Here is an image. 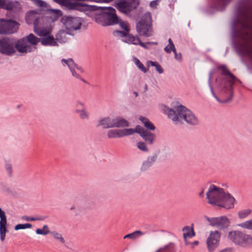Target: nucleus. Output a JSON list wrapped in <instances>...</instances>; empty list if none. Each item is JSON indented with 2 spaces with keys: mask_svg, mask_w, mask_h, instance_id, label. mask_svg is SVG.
<instances>
[{
  "mask_svg": "<svg viewBox=\"0 0 252 252\" xmlns=\"http://www.w3.org/2000/svg\"><path fill=\"white\" fill-rule=\"evenodd\" d=\"M227 238L235 245L244 248L252 247V236L239 230H231L228 233Z\"/></svg>",
  "mask_w": 252,
  "mask_h": 252,
  "instance_id": "6e6552de",
  "label": "nucleus"
},
{
  "mask_svg": "<svg viewBox=\"0 0 252 252\" xmlns=\"http://www.w3.org/2000/svg\"><path fill=\"white\" fill-rule=\"evenodd\" d=\"M15 43L9 37H3L0 39V53L11 56L16 52Z\"/></svg>",
  "mask_w": 252,
  "mask_h": 252,
  "instance_id": "ddd939ff",
  "label": "nucleus"
},
{
  "mask_svg": "<svg viewBox=\"0 0 252 252\" xmlns=\"http://www.w3.org/2000/svg\"><path fill=\"white\" fill-rule=\"evenodd\" d=\"M23 219L27 221H34L33 217L24 216Z\"/></svg>",
  "mask_w": 252,
  "mask_h": 252,
  "instance_id": "13d9d810",
  "label": "nucleus"
},
{
  "mask_svg": "<svg viewBox=\"0 0 252 252\" xmlns=\"http://www.w3.org/2000/svg\"><path fill=\"white\" fill-rule=\"evenodd\" d=\"M133 233H134V235L136 237L138 235H143L144 234V233L140 230L135 231L134 232H133Z\"/></svg>",
  "mask_w": 252,
  "mask_h": 252,
  "instance_id": "4d7b16f0",
  "label": "nucleus"
},
{
  "mask_svg": "<svg viewBox=\"0 0 252 252\" xmlns=\"http://www.w3.org/2000/svg\"><path fill=\"white\" fill-rule=\"evenodd\" d=\"M177 58H175V59L177 60H179V61H181L182 60V54L181 53H179V55H178L177 54Z\"/></svg>",
  "mask_w": 252,
  "mask_h": 252,
  "instance_id": "052dcab7",
  "label": "nucleus"
},
{
  "mask_svg": "<svg viewBox=\"0 0 252 252\" xmlns=\"http://www.w3.org/2000/svg\"><path fill=\"white\" fill-rule=\"evenodd\" d=\"M92 16L96 23L103 27L114 26L119 22L120 17L116 10L112 7H101Z\"/></svg>",
  "mask_w": 252,
  "mask_h": 252,
  "instance_id": "423d86ee",
  "label": "nucleus"
},
{
  "mask_svg": "<svg viewBox=\"0 0 252 252\" xmlns=\"http://www.w3.org/2000/svg\"><path fill=\"white\" fill-rule=\"evenodd\" d=\"M147 90H148V86H147V84H145L144 86V93L146 92L147 91Z\"/></svg>",
  "mask_w": 252,
  "mask_h": 252,
  "instance_id": "338daca9",
  "label": "nucleus"
},
{
  "mask_svg": "<svg viewBox=\"0 0 252 252\" xmlns=\"http://www.w3.org/2000/svg\"><path fill=\"white\" fill-rule=\"evenodd\" d=\"M252 213V210L247 209L239 211L238 213V215L240 219H243L248 217Z\"/></svg>",
  "mask_w": 252,
  "mask_h": 252,
  "instance_id": "72a5a7b5",
  "label": "nucleus"
},
{
  "mask_svg": "<svg viewBox=\"0 0 252 252\" xmlns=\"http://www.w3.org/2000/svg\"><path fill=\"white\" fill-rule=\"evenodd\" d=\"M238 225L244 229L252 230V219L241 223Z\"/></svg>",
  "mask_w": 252,
  "mask_h": 252,
  "instance_id": "f704fd0d",
  "label": "nucleus"
},
{
  "mask_svg": "<svg viewBox=\"0 0 252 252\" xmlns=\"http://www.w3.org/2000/svg\"><path fill=\"white\" fill-rule=\"evenodd\" d=\"M216 69L218 72L215 80L216 86L221 94L226 97L222 102L227 103L231 100L233 97L234 84L237 82L241 84L242 82L230 72L225 64L218 65Z\"/></svg>",
  "mask_w": 252,
  "mask_h": 252,
  "instance_id": "f03ea898",
  "label": "nucleus"
},
{
  "mask_svg": "<svg viewBox=\"0 0 252 252\" xmlns=\"http://www.w3.org/2000/svg\"><path fill=\"white\" fill-rule=\"evenodd\" d=\"M50 18L48 16H39L34 19L33 21V26H39L41 28H45L50 24Z\"/></svg>",
  "mask_w": 252,
  "mask_h": 252,
  "instance_id": "6ab92c4d",
  "label": "nucleus"
},
{
  "mask_svg": "<svg viewBox=\"0 0 252 252\" xmlns=\"http://www.w3.org/2000/svg\"><path fill=\"white\" fill-rule=\"evenodd\" d=\"M0 221H5L6 220V216L5 212L0 207Z\"/></svg>",
  "mask_w": 252,
  "mask_h": 252,
  "instance_id": "de8ad7c7",
  "label": "nucleus"
},
{
  "mask_svg": "<svg viewBox=\"0 0 252 252\" xmlns=\"http://www.w3.org/2000/svg\"><path fill=\"white\" fill-rule=\"evenodd\" d=\"M205 219L209 222L210 225L217 227L221 230H224L230 226L229 219L224 216L213 218L205 217Z\"/></svg>",
  "mask_w": 252,
  "mask_h": 252,
  "instance_id": "4468645a",
  "label": "nucleus"
},
{
  "mask_svg": "<svg viewBox=\"0 0 252 252\" xmlns=\"http://www.w3.org/2000/svg\"><path fill=\"white\" fill-rule=\"evenodd\" d=\"M184 232L183 237L185 240L186 245H189L190 243L188 242L187 241V238H191L195 235V232L194 231L193 228L192 227H190L189 226H186L183 228L182 229Z\"/></svg>",
  "mask_w": 252,
  "mask_h": 252,
  "instance_id": "393cba45",
  "label": "nucleus"
},
{
  "mask_svg": "<svg viewBox=\"0 0 252 252\" xmlns=\"http://www.w3.org/2000/svg\"><path fill=\"white\" fill-rule=\"evenodd\" d=\"M134 39L135 41L133 42L135 43V44H133L134 45H139L146 49H149V48L146 45V44H148L147 43L142 42L139 37L135 36Z\"/></svg>",
  "mask_w": 252,
  "mask_h": 252,
  "instance_id": "c03bdc74",
  "label": "nucleus"
},
{
  "mask_svg": "<svg viewBox=\"0 0 252 252\" xmlns=\"http://www.w3.org/2000/svg\"><path fill=\"white\" fill-rule=\"evenodd\" d=\"M148 63L149 64H150L152 66H155L156 67V70L159 74H161L163 72V69L162 68L161 65L157 62L150 61L148 62Z\"/></svg>",
  "mask_w": 252,
  "mask_h": 252,
  "instance_id": "e433bc0d",
  "label": "nucleus"
},
{
  "mask_svg": "<svg viewBox=\"0 0 252 252\" xmlns=\"http://www.w3.org/2000/svg\"><path fill=\"white\" fill-rule=\"evenodd\" d=\"M199 244V242L198 241H194L192 244L193 245H198Z\"/></svg>",
  "mask_w": 252,
  "mask_h": 252,
  "instance_id": "69168bd1",
  "label": "nucleus"
},
{
  "mask_svg": "<svg viewBox=\"0 0 252 252\" xmlns=\"http://www.w3.org/2000/svg\"><path fill=\"white\" fill-rule=\"evenodd\" d=\"M208 203L226 209L234 208L235 199L229 193H226L222 188L211 185L206 193Z\"/></svg>",
  "mask_w": 252,
  "mask_h": 252,
  "instance_id": "7ed1b4c3",
  "label": "nucleus"
},
{
  "mask_svg": "<svg viewBox=\"0 0 252 252\" xmlns=\"http://www.w3.org/2000/svg\"><path fill=\"white\" fill-rule=\"evenodd\" d=\"M19 25L13 20L0 19V34L9 35L14 33L18 30Z\"/></svg>",
  "mask_w": 252,
  "mask_h": 252,
  "instance_id": "9b49d317",
  "label": "nucleus"
},
{
  "mask_svg": "<svg viewBox=\"0 0 252 252\" xmlns=\"http://www.w3.org/2000/svg\"><path fill=\"white\" fill-rule=\"evenodd\" d=\"M164 50L167 53H170L171 51H173V52H174V53L175 54V58H177V52H176V49H175V50H174L173 48L171 47V46H169V45H168L164 48Z\"/></svg>",
  "mask_w": 252,
  "mask_h": 252,
  "instance_id": "49530a36",
  "label": "nucleus"
},
{
  "mask_svg": "<svg viewBox=\"0 0 252 252\" xmlns=\"http://www.w3.org/2000/svg\"><path fill=\"white\" fill-rule=\"evenodd\" d=\"M112 121L113 118L110 117L102 118L98 121V126H101L103 129L113 128Z\"/></svg>",
  "mask_w": 252,
  "mask_h": 252,
  "instance_id": "b1692460",
  "label": "nucleus"
},
{
  "mask_svg": "<svg viewBox=\"0 0 252 252\" xmlns=\"http://www.w3.org/2000/svg\"><path fill=\"white\" fill-rule=\"evenodd\" d=\"M82 111V106H81V109H76L75 110V112L76 113H80L81 112V111Z\"/></svg>",
  "mask_w": 252,
  "mask_h": 252,
  "instance_id": "680f3d73",
  "label": "nucleus"
},
{
  "mask_svg": "<svg viewBox=\"0 0 252 252\" xmlns=\"http://www.w3.org/2000/svg\"><path fill=\"white\" fill-rule=\"evenodd\" d=\"M40 38L37 37L33 33L18 40L15 43V48L18 52L27 54L34 51L36 46L40 42Z\"/></svg>",
  "mask_w": 252,
  "mask_h": 252,
  "instance_id": "0eeeda50",
  "label": "nucleus"
},
{
  "mask_svg": "<svg viewBox=\"0 0 252 252\" xmlns=\"http://www.w3.org/2000/svg\"><path fill=\"white\" fill-rule=\"evenodd\" d=\"M32 227V225L31 223H25V224H18L14 227L15 230H18L19 229H24L26 228H30Z\"/></svg>",
  "mask_w": 252,
  "mask_h": 252,
  "instance_id": "79ce46f5",
  "label": "nucleus"
},
{
  "mask_svg": "<svg viewBox=\"0 0 252 252\" xmlns=\"http://www.w3.org/2000/svg\"><path fill=\"white\" fill-rule=\"evenodd\" d=\"M168 116L176 124H183L184 122L190 126H196L199 124L198 120L194 113L182 105L170 109Z\"/></svg>",
  "mask_w": 252,
  "mask_h": 252,
  "instance_id": "39448f33",
  "label": "nucleus"
},
{
  "mask_svg": "<svg viewBox=\"0 0 252 252\" xmlns=\"http://www.w3.org/2000/svg\"><path fill=\"white\" fill-rule=\"evenodd\" d=\"M40 42L41 44L44 46H55L58 45V43L52 35L49 34L46 36H43L40 38Z\"/></svg>",
  "mask_w": 252,
  "mask_h": 252,
  "instance_id": "5701e85b",
  "label": "nucleus"
},
{
  "mask_svg": "<svg viewBox=\"0 0 252 252\" xmlns=\"http://www.w3.org/2000/svg\"><path fill=\"white\" fill-rule=\"evenodd\" d=\"M169 46H171L172 48H173L174 50H175V47L174 44L172 40V39L170 38L168 39Z\"/></svg>",
  "mask_w": 252,
  "mask_h": 252,
  "instance_id": "5fc2aeb1",
  "label": "nucleus"
},
{
  "mask_svg": "<svg viewBox=\"0 0 252 252\" xmlns=\"http://www.w3.org/2000/svg\"><path fill=\"white\" fill-rule=\"evenodd\" d=\"M20 3L18 1L9 0H0V8L7 10L16 11L19 8Z\"/></svg>",
  "mask_w": 252,
  "mask_h": 252,
  "instance_id": "f3484780",
  "label": "nucleus"
},
{
  "mask_svg": "<svg viewBox=\"0 0 252 252\" xmlns=\"http://www.w3.org/2000/svg\"><path fill=\"white\" fill-rule=\"evenodd\" d=\"M139 120L144 124V126L148 129L154 130L156 128L154 125L146 117L140 116Z\"/></svg>",
  "mask_w": 252,
  "mask_h": 252,
  "instance_id": "7c9ffc66",
  "label": "nucleus"
},
{
  "mask_svg": "<svg viewBox=\"0 0 252 252\" xmlns=\"http://www.w3.org/2000/svg\"><path fill=\"white\" fill-rule=\"evenodd\" d=\"M220 252H232V249L231 248H226L220 250Z\"/></svg>",
  "mask_w": 252,
  "mask_h": 252,
  "instance_id": "bf43d9fd",
  "label": "nucleus"
},
{
  "mask_svg": "<svg viewBox=\"0 0 252 252\" xmlns=\"http://www.w3.org/2000/svg\"><path fill=\"white\" fill-rule=\"evenodd\" d=\"M113 34L114 36L120 38H124V39H122V41L126 43L135 44L133 42L135 41L134 38L135 36L129 33V32H126L125 30H115L113 32Z\"/></svg>",
  "mask_w": 252,
  "mask_h": 252,
  "instance_id": "dca6fc26",
  "label": "nucleus"
},
{
  "mask_svg": "<svg viewBox=\"0 0 252 252\" xmlns=\"http://www.w3.org/2000/svg\"><path fill=\"white\" fill-rule=\"evenodd\" d=\"M61 22L68 32L79 30L82 25L80 18L66 15L63 16Z\"/></svg>",
  "mask_w": 252,
  "mask_h": 252,
  "instance_id": "f8f14e48",
  "label": "nucleus"
},
{
  "mask_svg": "<svg viewBox=\"0 0 252 252\" xmlns=\"http://www.w3.org/2000/svg\"><path fill=\"white\" fill-rule=\"evenodd\" d=\"M56 3L68 10H75L80 12H84L86 15L92 16L98 10L101 8V6L89 5L83 2L76 1H87L96 3H108L113 0H53Z\"/></svg>",
  "mask_w": 252,
  "mask_h": 252,
  "instance_id": "20e7f679",
  "label": "nucleus"
},
{
  "mask_svg": "<svg viewBox=\"0 0 252 252\" xmlns=\"http://www.w3.org/2000/svg\"><path fill=\"white\" fill-rule=\"evenodd\" d=\"M147 43L148 44H151V45H158L157 42H147Z\"/></svg>",
  "mask_w": 252,
  "mask_h": 252,
  "instance_id": "e2e57ef3",
  "label": "nucleus"
},
{
  "mask_svg": "<svg viewBox=\"0 0 252 252\" xmlns=\"http://www.w3.org/2000/svg\"><path fill=\"white\" fill-rule=\"evenodd\" d=\"M62 63H63V65H64V64H65L68 66L72 73V75L74 77L77 78H80V76L76 72L75 70L74 69V66L76 65V63L74 62L72 59L70 58L67 60L63 59L62 60Z\"/></svg>",
  "mask_w": 252,
  "mask_h": 252,
  "instance_id": "4be33fe9",
  "label": "nucleus"
},
{
  "mask_svg": "<svg viewBox=\"0 0 252 252\" xmlns=\"http://www.w3.org/2000/svg\"><path fill=\"white\" fill-rule=\"evenodd\" d=\"M50 232V230H49L48 226L47 225H44L43 226V228L42 229L37 228L36 230V234H39V235H45L49 233Z\"/></svg>",
  "mask_w": 252,
  "mask_h": 252,
  "instance_id": "58836bf2",
  "label": "nucleus"
},
{
  "mask_svg": "<svg viewBox=\"0 0 252 252\" xmlns=\"http://www.w3.org/2000/svg\"><path fill=\"white\" fill-rule=\"evenodd\" d=\"M79 79H80L82 81H83V82L86 83L87 82L85 80H84V79L81 78V77L80 76V78H79Z\"/></svg>",
  "mask_w": 252,
  "mask_h": 252,
  "instance_id": "774afa93",
  "label": "nucleus"
},
{
  "mask_svg": "<svg viewBox=\"0 0 252 252\" xmlns=\"http://www.w3.org/2000/svg\"><path fill=\"white\" fill-rule=\"evenodd\" d=\"M204 194V189H202V190L199 192V195L200 196H203Z\"/></svg>",
  "mask_w": 252,
  "mask_h": 252,
  "instance_id": "0e129e2a",
  "label": "nucleus"
},
{
  "mask_svg": "<svg viewBox=\"0 0 252 252\" xmlns=\"http://www.w3.org/2000/svg\"><path fill=\"white\" fill-rule=\"evenodd\" d=\"M6 224L7 220L0 221V239L2 242L5 240V234L8 231Z\"/></svg>",
  "mask_w": 252,
  "mask_h": 252,
  "instance_id": "bb28decb",
  "label": "nucleus"
},
{
  "mask_svg": "<svg viewBox=\"0 0 252 252\" xmlns=\"http://www.w3.org/2000/svg\"><path fill=\"white\" fill-rule=\"evenodd\" d=\"M152 20L150 13L144 14L137 23L136 29L140 35L149 37L152 35Z\"/></svg>",
  "mask_w": 252,
  "mask_h": 252,
  "instance_id": "1a4fd4ad",
  "label": "nucleus"
},
{
  "mask_svg": "<svg viewBox=\"0 0 252 252\" xmlns=\"http://www.w3.org/2000/svg\"><path fill=\"white\" fill-rule=\"evenodd\" d=\"M139 134L147 142V143L150 145H152L153 144L156 137V135L154 133L145 129L141 126Z\"/></svg>",
  "mask_w": 252,
  "mask_h": 252,
  "instance_id": "a211bd4d",
  "label": "nucleus"
},
{
  "mask_svg": "<svg viewBox=\"0 0 252 252\" xmlns=\"http://www.w3.org/2000/svg\"><path fill=\"white\" fill-rule=\"evenodd\" d=\"M76 68L77 70L80 71L81 73L84 72V70L81 66H79L76 64L75 66H74V69Z\"/></svg>",
  "mask_w": 252,
  "mask_h": 252,
  "instance_id": "6e6d98bb",
  "label": "nucleus"
},
{
  "mask_svg": "<svg viewBox=\"0 0 252 252\" xmlns=\"http://www.w3.org/2000/svg\"><path fill=\"white\" fill-rule=\"evenodd\" d=\"M212 75H213V73L210 71L209 73V75H208V85H209V88L210 89V91H211V94H212L213 95V96L218 101H219L220 100L219 99V97L216 95L214 91V90H213V86L212 85Z\"/></svg>",
  "mask_w": 252,
  "mask_h": 252,
  "instance_id": "473e14b6",
  "label": "nucleus"
},
{
  "mask_svg": "<svg viewBox=\"0 0 252 252\" xmlns=\"http://www.w3.org/2000/svg\"><path fill=\"white\" fill-rule=\"evenodd\" d=\"M126 238H129L131 239H134L136 238V237L134 235V233L133 232H132L131 233L128 234H126V235H125L124 237V239H126Z\"/></svg>",
  "mask_w": 252,
  "mask_h": 252,
  "instance_id": "8fccbe9b",
  "label": "nucleus"
},
{
  "mask_svg": "<svg viewBox=\"0 0 252 252\" xmlns=\"http://www.w3.org/2000/svg\"><path fill=\"white\" fill-rule=\"evenodd\" d=\"M141 128V126H137L134 129L125 128L121 129V133H122V137L131 135L135 132L139 134Z\"/></svg>",
  "mask_w": 252,
  "mask_h": 252,
  "instance_id": "a878e982",
  "label": "nucleus"
},
{
  "mask_svg": "<svg viewBox=\"0 0 252 252\" xmlns=\"http://www.w3.org/2000/svg\"><path fill=\"white\" fill-rule=\"evenodd\" d=\"M50 233L53 235L54 238L57 240H59L62 244L65 243V241L63 238L62 235L56 231L51 232Z\"/></svg>",
  "mask_w": 252,
  "mask_h": 252,
  "instance_id": "37998d69",
  "label": "nucleus"
},
{
  "mask_svg": "<svg viewBox=\"0 0 252 252\" xmlns=\"http://www.w3.org/2000/svg\"><path fill=\"white\" fill-rule=\"evenodd\" d=\"M37 7L47 8L48 4L42 0H31Z\"/></svg>",
  "mask_w": 252,
  "mask_h": 252,
  "instance_id": "ea45409f",
  "label": "nucleus"
},
{
  "mask_svg": "<svg viewBox=\"0 0 252 252\" xmlns=\"http://www.w3.org/2000/svg\"><path fill=\"white\" fill-rule=\"evenodd\" d=\"M134 63L136 66L138 67L144 73H145L147 71V69L144 66L143 63L140 61V60L136 57L133 58Z\"/></svg>",
  "mask_w": 252,
  "mask_h": 252,
  "instance_id": "4c0bfd02",
  "label": "nucleus"
},
{
  "mask_svg": "<svg viewBox=\"0 0 252 252\" xmlns=\"http://www.w3.org/2000/svg\"><path fill=\"white\" fill-rule=\"evenodd\" d=\"M227 2L226 0H214V8L219 11H223L226 7Z\"/></svg>",
  "mask_w": 252,
  "mask_h": 252,
  "instance_id": "cd10ccee",
  "label": "nucleus"
},
{
  "mask_svg": "<svg viewBox=\"0 0 252 252\" xmlns=\"http://www.w3.org/2000/svg\"><path fill=\"white\" fill-rule=\"evenodd\" d=\"M158 0H153L150 2V6L152 8H157V5H158Z\"/></svg>",
  "mask_w": 252,
  "mask_h": 252,
  "instance_id": "3c124183",
  "label": "nucleus"
},
{
  "mask_svg": "<svg viewBox=\"0 0 252 252\" xmlns=\"http://www.w3.org/2000/svg\"><path fill=\"white\" fill-rule=\"evenodd\" d=\"M76 106L77 107H80V106H82V111H81V112L80 114V118L82 119H88L89 116H88V114L87 113V112L85 111V109L84 104L82 102H78L76 104Z\"/></svg>",
  "mask_w": 252,
  "mask_h": 252,
  "instance_id": "c9c22d12",
  "label": "nucleus"
},
{
  "mask_svg": "<svg viewBox=\"0 0 252 252\" xmlns=\"http://www.w3.org/2000/svg\"><path fill=\"white\" fill-rule=\"evenodd\" d=\"M158 156V154L155 153L152 156L148 157L147 160L143 162L141 167V170L145 171L151 166L157 159Z\"/></svg>",
  "mask_w": 252,
  "mask_h": 252,
  "instance_id": "412c9836",
  "label": "nucleus"
},
{
  "mask_svg": "<svg viewBox=\"0 0 252 252\" xmlns=\"http://www.w3.org/2000/svg\"><path fill=\"white\" fill-rule=\"evenodd\" d=\"M139 5L140 2H132L123 0L117 2L115 7L120 12L131 18L133 16V11L136 10Z\"/></svg>",
  "mask_w": 252,
  "mask_h": 252,
  "instance_id": "9d476101",
  "label": "nucleus"
},
{
  "mask_svg": "<svg viewBox=\"0 0 252 252\" xmlns=\"http://www.w3.org/2000/svg\"><path fill=\"white\" fill-rule=\"evenodd\" d=\"M121 131V129H114L109 130L107 133L108 138H115L122 137Z\"/></svg>",
  "mask_w": 252,
  "mask_h": 252,
  "instance_id": "2f4dec72",
  "label": "nucleus"
},
{
  "mask_svg": "<svg viewBox=\"0 0 252 252\" xmlns=\"http://www.w3.org/2000/svg\"><path fill=\"white\" fill-rule=\"evenodd\" d=\"M47 12L53 17L52 18L53 22L56 21L60 17H63V12L61 10L56 9H47Z\"/></svg>",
  "mask_w": 252,
  "mask_h": 252,
  "instance_id": "c85d7f7f",
  "label": "nucleus"
},
{
  "mask_svg": "<svg viewBox=\"0 0 252 252\" xmlns=\"http://www.w3.org/2000/svg\"><path fill=\"white\" fill-rule=\"evenodd\" d=\"M33 31L35 34L39 36H46L50 33L45 28H41L39 26H33Z\"/></svg>",
  "mask_w": 252,
  "mask_h": 252,
  "instance_id": "c756f323",
  "label": "nucleus"
},
{
  "mask_svg": "<svg viewBox=\"0 0 252 252\" xmlns=\"http://www.w3.org/2000/svg\"><path fill=\"white\" fill-rule=\"evenodd\" d=\"M249 27L248 15L241 8H238L236 12V16L233 19L232 24V35L234 38H240L244 41L243 43L239 42L235 44L238 54L241 56L247 55L252 59V49L247 41L249 33L245 31Z\"/></svg>",
  "mask_w": 252,
  "mask_h": 252,
  "instance_id": "f257e3e1",
  "label": "nucleus"
},
{
  "mask_svg": "<svg viewBox=\"0 0 252 252\" xmlns=\"http://www.w3.org/2000/svg\"><path fill=\"white\" fill-rule=\"evenodd\" d=\"M137 146L138 148L143 152H147L148 151V149L147 148L146 144L143 142L140 141L138 142Z\"/></svg>",
  "mask_w": 252,
  "mask_h": 252,
  "instance_id": "a18cd8bd",
  "label": "nucleus"
},
{
  "mask_svg": "<svg viewBox=\"0 0 252 252\" xmlns=\"http://www.w3.org/2000/svg\"><path fill=\"white\" fill-rule=\"evenodd\" d=\"M62 34L65 35V34L63 32H62L61 33L58 34L57 35H56L57 40H58L60 42H65V40L62 39L60 38L62 37Z\"/></svg>",
  "mask_w": 252,
  "mask_h": 252,
  "instance_id": "603ef678",
  "label": "nucleus"
},
{
  "mask_svg": "<svg viewBox=\"0 0 252 252\" xmlns=\"http://www.w3.org/2000/svg\"><path fill=\"white\" fill-rule=\"evenodd\" d=\"M118 24L122 29L126 31V32H130V29L128 25L127 22L122 21L120 18L119 22Z\"/></svg>",
  "mask_w": 252,
  "mask_h": 252,
  "instance_id": "a19ab883",
  "label": "nucleus"
},
{
  "mask_svg": "<svg viewBox=\"0 0 252 252\" xmlns=\"http://www.w3.org/2000/svg\"><path fill=\"white\" fill-rule=\"evenodd\" d=\"M46 218H47V217L37 216V217H33L34 221H35V220H43Z\"/></svg>",
  "mask_w": 252,
  "mask_h": 252,
  "instance_id": "864d4df0",
  "label": "nucleus"
},
{
  "mask_svg": "<svg viewBox=\"0 0 252 252\" xmlns=\"http://www.w3.org/2000/svg\"><path fill=\"white\" fill-rule=\"evenodd\" d=\"M5 168L6 169V171L7 172V173L8 175L11 176L12 174V165L10 164H6L5 165Z\"/></svg>",
  "mask_w": 252,
  "mask_h": 252,
  "instance_id": "09e8293b",
  "label": "nucleus"
},
{
  "mask_svg": "<svg viewBox=\"0 0 252 252\" xmlns=\"http://www.w3.org/2000/svg\"><path fill=\"white\" fill-rule=\"evenodd\" d=\"M220 233L218 231H211L207 239V246L209 252H213L218 247L220 239Z\"/></svg>",
  "mask_w": 252,
  "mask_h": 252,
  "instance_id": "2eb2a0df",
  "label": "nucleus"
},
{
  "mask_svg": "<svg viewBox=\"0 0 252 252\" xmlns=\"http://www.w3.org/2000/svg\"><path fill=\"white\" fill-rule=\"evenodd\" d=\"M112 126L113 127H128L129 123L126 119L121 117H116L113 118Z\"/></svg>",
  "mask_w": 252,
  "mask_h": 252,
  "instance_id": "aec40b11",
  "label": "nucleus"
}]
</instances>
